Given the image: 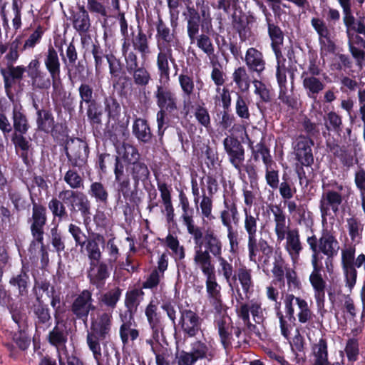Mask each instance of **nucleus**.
Here are the masks:
<instances>
[{
    "label": "nucleus",
    "instance_id": "f257e3e1",
    "mask_svg": "<svg viewBox=\"0 0 365 365\" xmlns=\"http://www.w3.org/2000/svg\"><path fill=\"white\" fill-rule=\"evenodd\" d=\"M199 235H192L195 247L193 262L195 267H215L212 257L222 255L223 243L217 233L211 229L205 232L200 229Z\"/></svg>",
    "mask_w": 365,
    "mask_h": 365
},
{
    "label": "nucleus",
    "instance_id": "f03ea898",
    "mask_svg": "<svg viewBox=\"0 0 365 365\" xmlns=\"http://www.w3.org/2000/svg\"><path fill=\"white\" fill-rule=\"evenodd\" d=\"M331 188L326 190L319 201V209L322 223H327V217H334L339 211V207L345 198L346 187L334 182L329 185Z\"/></svg>",
    "mask_w": 365,
    "mask_h": 365
},
{
    "label": "nucleus",
    "instance_id": "7ed1b4c3",
    "mask_svg": "<svg viewBox=\"0 0 365 365\" xmlns=\"http://www.w3.org/2000/svg\"><path fill=\"white\" fill-rule=\"evenodd\" d=\"M307 244L316 258L318 259V254L323 253L327 256L326 264L329 261H331L332 258L336 256L339 250V244L335 235L331 230L324 228L322 230L321 236L319 239L313 235L307 239Z\"/></svg>",
    "mask_w": 365,
    "mask_h": 365
},
{
    "label": "nucleus",
    "instance_id": "20e7f679",
    "mask_svg": "<svg viewBox=\"0 0 365 365\" xmlns=\"http://www.w3.org/2000/svg\"><path fill=\"white\" fill-rule=\"evenodd\" d=\"M365 263V255H359L355 259V248L349 247L341 251V267L345 278L346 286L350 291L354 288L356 282V267H361Z\"/></svg>",
    "mask_w": 365,
    "mask_h": 365
},
{
    "label": "nucleus",
    "instance_id": "39448f33",
    "mask_svg": "<svg viewBox=\"0 0 365 365\" xmlns=\"http://www.w3.org/2000/svg\"><path fill=\"white\" fill-rule=\"evenodd\" d=\"M32 215L28 219L30 230L33 237L31 244H42L44 235V227L47 222L46 208L32 200Z\"/></svg>",
    "mask_w": 365,
    "mask_h": 365
},
{
    "label": "nucleus",
    "instance_id": "423d86ee",
    "mask_svg": "<svg viewBox=\"0 0 365 365\" xmlns=\"http://www.w3.org/2000/svg\"><path fill=\"white\" fill-rule=\"evenodd\" d=\"M44 65L52 80L53 95H59L63 91V86L60 78L61 63L57 51L49 46L45 54Z\"/></svg>",
    "mask_w": 365,
    "mask_h": 365
},
{
    "label": "nucleus",
    "instance_id": "0eeeda50",
    "mask_svg": "<svg viewBox=\"0 0 365 365\" xmlns=\"http://www.w3.org/2000/svg\"><path fill=\"white\" fill-rule=\"evenodd\" d=\"M27 76L34 91H47L52 86L51 74L42 69L38 58L32 59L29 63Z\"/></svg>",
    "mask_w": 365,
    "mask_h": 365
},
{
    "label": "nucleus",
    "instance_id": "6e6552de",
    "mask_svg": "<svg viewBox=\"0 0 365 365\" xmlns=\"http://www.w3.org/2000/svg\"><path fill=\"white\" fill-rule=\"evenodd\" d=\"M156 104L159 110L175 113L178 110V100L176 93L168 86V83H160L154 92Z\"/></svg>",
    "mask_w": 365,
    "mask_h": 365
},
{
    "label": "nucleus",
    "instance_id": "1a4fd4ad",
    "mask_svg": "<svg viewBox=\"0 0 365 365\" xmlns=\"http://www.w3.org/2000/svg\"><path fill=\"white\" fill-rule=\"evenodd\" d=\"M65 148L70 165L73 168H82L88 155L86 143L79 138L72 139L67 142Z\"/></svg>",
    "mask_w": 365,
    "mask_h": 365
},
{
    "label": "nucleus",
    "instance_id": "9d476101",
    "mask_svg": "<svg viewBox=\"0 0 365 365\" xmlns=\"http://www.w3.org/2000/svg\"><path fill=\"white\" fill-rule=\"evenodd\" d=\"M92 292L88 289L83 290L76 296L71 304V312L78 319L86 322L91 311L96 309L93 304Z\"/></svg>",
    "mask_w": 365,
    "mask_h": 365
},
{
    "label": "nucleus",
    "instance_id": "9b49d317",
    "mask_svg": "<svg viewBox=\"0 0 365 365\" xmlns=\"http://www.w3.org/2000/svg\"><path fill=\"white\" fill-rule=\"evenodd\" d=\"M64 194L63 200L70 201L69 206L71 211L80 212L85 220L90 217L91 202L83 192L68 190V192Z\"/></svg>",
    "mask_w": 365,
    "mask_h": 365
},
{
    "label": "nucleus",
    "instance_id": "f8f14e48",
    "mask_svg": "<svg viewBox=\"0 0 365 365\" xmlns=\"http://www.w3.org/2000/svg\"><path fill=\"white\" fill-rule=\"evenodd\" d=\"M34 325L36 330H45L51 325V316L48 305L44 304L40 297L37 296L36 301L30 307Z\"/></svg>",
    "mask_w": 365,
    "mask_h": 365
},
{
    "label": "nucleus",
    "instance_id": "ddd939ff",
    "mask_svg": "<svg viewBox=\"0 0 365 365\" xmlns=\"http://www.w3.org/2000/svg\"><path fill=\"white\" fill-rule=\"evenodd\" d=\"M314 141L304 135H299L294 145V153L297 160L302 166H310L314 163L312 147Z\"/></svg>",
    "mask_w": 365,
    "mask_h": 365
},
{
    "label": "nucleus",
    "instance_id": "4468645a",
    "mask_svg": "<svg viewBox=\"0 0 365 365\" xmlns=\"http://www.w3.org/2000/svg\"><path fill=\"white\" fill-rule=\"evenodd\" d=\"M224 148L230 162L238 170L245 160V150L241 143L235 137L227 136L223 140Z\"/></svg>",
    "mask_w": 365,
    "mask_h": 365
},
{
    "label": "nucleus",
    "instance_id": "2eb2a0df",
    "mask_svg": "<svg viewBox=\"0 0 365 365\" xmlns=\"http://www.w3.org/2000/svg\"><path fill=\"white\" fill-rule=\"evenodd\" d=\"M159 53L157 56V68L160 77V83H168L170 80L169 61L175 64V61L173 55L172 48L161 46L158 48Z\"/></svg>",
    "mask_w": 365,
    "mask_h": 365
},
{
    "label": "nucleus",
    "instance_id": "dca6fc26",
    "mask_svg": "<svg viewBox=\"0 0 365 365\" xmlns=\"http://www.w3.org/2000/svg\"><path fill=\"white\" fill-rule=\"evenodd\" d=\"M313 271L309 276V282L314 291V297L318 304L323 303L325 297L326 282L321 274V267L315 255L312 256Z\"/></svg>",
    "mask_w": 365,
    "mask_h": 365
},
{
    "label": "nucleus",
    "instance_id": "f3484780",
    "mask_svg": "<svg viewBox=\"0 0 365 365\" xmlns=\"http://www.w3.org/2000/svg\"><path fill=\"white\" fill-rule=\"evenodd\" d=\"M110 273L107 264L102 261L89 262L88 278L91 284L98 289L102 288Z\"/></svg>",
    "mask_w": 365,
    "mask_h": 365
},
{
    "label": "nucleus",
    "instance_id": "a211bd4d",
    "mask_svg": "<svg viewBox=\"0 0 365 365\" xmlns=\"http://www.w3.org/2000/svg\"><path fill=\"white\" fill-rule=\"evenodd\" d=\"M202 319L191 309L180 311V324L182 330L190 337L195 336L200 330Z\"/></svg>",
    "mask_w": 365,
    "mask_h": 365
},
{
    "label": "nucleus",
    "instance_id": "6ab92c4d",
    "mask_svg": "<svg viewBox=\"0 0 365 365\" xmlns=\"http://www.w3.org/2000/svg\"><path fill=\"white\" fill-rule=\"evenodd\" d=\"M105 237L96 232H92L84 245L89 262L100 261L105 247Z\"/></svg>",
    "mask_w": 365,
    "mask_h": 365
},
{
    "label": "nucleus",
    "instance_id": "aec40b11",
    "mask_svg": "<svg viewBox=\"0 0 365 365\" xmlns=\"http://www.w3.org/2000/svg\"><path fill=\"white\" fill-rule=\"evenodd\" d=\"M33 107L36 110V124L38 129L48 133L54 128L55 120L50 109L40 108L38 96L33 94L31 96Z\"/></svg>",
    "mask_w": 365,
    "mask_h": 365
},
{
    "label": "nucleus",
    "instance_id": "412c9836",
    "mask_svg": "<svg viewBox=\"0 0 365 365\" xmlns=\"http://www.w3.org/2000/svg\"><path fill=\"white\" fill-rule=\"evenodd\" d=\"M244 61L248 70L255 73L259 77L265 70L266 61L263 54L255 48L251 47L247 50Z\"/></svg>",
    "mask_w": 365,
    "mask_h": 365
},
{
    "label": "nucleus",
    "instance_id": "4be33fe9",
    "mask_svg": "<svg viewBox=\"0 0 365 365\" xmlns=\"http://www.w3.org/2000/svg\"><path fill=\"white\" fill-rule=\"evenodd\" d=\"M127 72L132 76L135 86L145 88L152 80L151 74L144 66H139L138 59L125 65Z\"/></svg>",
    "mask_w": 365,
    "mask_h": 365
},
{
    "label": "nucleus",
    "instance_id": "5701e85b",
    "mask_svg": "<svg viewBox=\"0 0 365 365\" xmlns=\"http://www.w3.org/2000/svg\"><path fill=\"white\" fill-rule=\"evenodd\" d=\"M284 239L286 240L285 250L288 252L293 263L297 262L300 253L303 250L298 230L292 229L289 230L285 235Z\"/></svg>",
    "mask_w": 365,
    "mask_h": 365
},
{
    "label": "nucleus",
    "instance_id": "b1692460",
    "mask_svg": "<svg viewBox=\"0 0 365 365\" xmlns=\"http://www.w3.org/2000/svg\"><path fill=\"white\" fill-rule=\"evenodd\" d=\"M119 317L121 322L119 334L122 343L125 345L128 343L129 339L132 341L135 340L139 336V331L133 327L135 325L134 316L130 314L129 315L120 314Z\"/></svg>",
    "mask_w": 365,
    "mask_h": 365
},
{
    "label": "nucleus",
    "instance_id": "393cba45",
    "mask_svg": "<svg viewBox=\"0 0 365 365\" xmlns=\"http://www.w3.org/2000/svg\"><path fill=\"white\" fill-rule=\"evenodd\" d=\"M247 248L250 260L255 263L257 262V255L259 251L267 257H269L273 251L272 247L265 240L260 238L257 240L256 236L248 237Z\"/></svg>",
    "mask_w": 365,
    "mask_h": 365
},
{
    "label": "nucleus",
    "instance_id": "a878e982",
    "mask_svg": "<svg viewBox=\"0 0 365 365\" xmlns=\"http://www.w3.org/2000/svg\"><path fill=\"white\" fill-rule=\"evenodd\" d=\"M270 210L274 217V232L277 241L282 242L288 232L289 225H287L286 215L283 210L279 205H272Z\"/></svg>",
    "mask_w": 365,
    "mask_h": 365
},
{
    "label": "nucleus",
    "instance_id": "bb28decb",
    "mask_svg": "<svg viewBox=\"0 0 365 365\" xmlns=\"http://www.w3.org/2000/svg\"><path fill=\"white\" fill-rule=\"evenodd\" d=\"M301 78L307 96L316 100L317 96L324 89L325 84L316 76L308 75L306 71L302 73Z\"/></svg>",
    "mask_w": 365,
    "mask_h": 365
},
{
    "label": "nucleus",
    "instance_id": "cd10ccee",
    "mask_svg": "<svg viewBox=\"0 0 365 365\" xmlns=\"http://www.w3.org/2000/svg\"><path fill=\"white\" fill-rule=\"evenodd\" d=\"M126 171L131 176L135 189L138 188L140 182H145L150 176L147 165L140 160L130 162L126 166Z\"/></svg>",
    "mask_w": 365,
    "mask_h": 365
},
{
    "label": "nucleus",
    "instance_id": "c85d7f7f",
    "mask_svg": "<svg viewBox=\"0 0 365 365\" xmlns=\"http://www.w3.org/2000/svg\"><path fill=\"white\" fill-rule=\"evenodd\" d=\"M56 318V325L48 335V342L56 346L60 347L65 346L68 338V331L66 330V323L59 319L57 317Z\"/></svg>",
    "mask_w": 365,
    "mask_h": 365
},
{
    "label": "nucleus",
    "instance_id": "c756f323",
    "mask_svg": "<svg viewBox=\"0 0 365 365\" xmlns=\"http://www.w3.org/2000/svg\"><path fill=\"white\" fill-rule=\"evenodd\" d=\"M68 190H63L59 192L58 197H53L48 202V207L53 217H58L59 220L67 219L68 217L65 204L69 205V200H63L64 193Z\"/></svg>",
    "mask_w": 365,
    "mask_h": 365
},
{
    "label": "nucleus",
    "instance_id": "7c9ffc66",
    "mask_svg": "<svg viewBox=\"0 0 365 365\" xmlns=\"http://www.w3.org/2000/svg\"><path fill=\"white\" fill-rule=\"evenodd\" d=\"M206 277L205 284L209 298L220 295V287L216 282L215 267H196Z\"/></svg>",
    "mask_w": 365,
    "mask_h": 365
},
{
    "label": "nucleus",
    "instance_id": "2f4dec72",
    "mask_svg": "<svg viewBox=\"0 0 365 365\" xmlns=\"http://www.w3.org/2000/svg\"><path fill=\"white\" fill-rule=\"evenodd\" d=\"M187 12L185 14L187 20V31L190 43L196 41L200 30V17L198 12L192 7L187 6Z\"/></svg>",
    "mask_w": 365,
    "mask_h": 365
},
{
    "label": "nucleus",
    "instance_id": "473e14b6",
    "mask_svg": "<svg viewBox=\"0 0 365 365\" xmlns=\"http://www.w3.org/2000/svg\"><path fill=\"white\" fill-rule=\"evenodd\" d=\"M250 312L252 315L254 320L259 323L262 320V309L261 304L257 301L251 300L249 303H242L238 310V315L243 321H249Z\"/></svg>",
    "mask_w": 365,
    "mask_h": 365
},
{
    "label": "nucleus",
    "instance_id": "72a5a7b5",
    "mask_svg": "<svg viewBox=\"0 0 365 365\" xmlns=\"http://www.w3.org/2000/svg\"><path fill=\"white\" fill-rule=\"evenodd\" d=\"M112 324V314L104 312L101 314L98 319L91 324V332L97 336L106 338L108 335Z\"/></svg>",
    "mask_w": 365,
    "mask_h": 365
},
{
    "label": "nucleus",
    "instance_id": "f704fd0d",
    "mask_svg": "<svg viewBox=\"0 0 365 365\" xmlns=\"http://www.w3.org/2000/svg\"><path fill=\"white\" fill-rule=\"evenodd\" d=\"M156 30L158 48H160L161 46L172 48V46L175 44V35L174 34L171 33L170 28L160 18H158V21L156 24Z\"/></svg>",
    "mask_w": 365,
    "mask_h": 365
},
{
    "label": "nucleus",
    "instance_id": "c9c22d12",
    "mask_svg": "<svg viewBox=\"0 0 365 365\" xmlns=\"http://www.w3.org/2000/svg\"><path fill=\"white\" fill-rule=\"evenodd\" d=\"M144 292L140 289H133L127 292L125 299L126 309L120 312V314L134 316L138 307L143 299Z\"/></svg>",
    "mask_w": 365,
    "mask_h": 365
},
{
    "label": "nucleus",
    "instance_id": "e433bc0d",
    "mask_svg": "<svg viewBox=\"0 0 365 365\" xmlns=\"http://www.w3.org/2000/svg\"><path fill=\"white\" fill-rule=\"evenodd\" d=\"M12 122L15 133L25 134L29 128L26 115L20 106L14 105L12 109Z\"/></svg>",
    "mask_w": 365,
    "mask_h": 365
},
{
    "label": "nucleus",
    "instance_id": "4c0bfd02",
    "mask_svg": "<svg viewBox=\"0 0 365 365\" xmlns=\"http://www.w3.org/2000/svg\"><path fill=\"white\" fill-rule=\"evenodd\" d=\"M215 326L217 329L220 341L225 349H227L231 344L232 329L230 319L227 317H222L215 321Z\"/></svg>",
    "mask_w": 365,
    "mask_h": 365
},
{
    "label": "nucleus",
    "instance_id": "58836bf2",
    "mask_svg": "<svg viewBox=\"0 0 365 365\" xmlns=\"http://www.w3.org/2000/svg\"><path fill=\"white\" fill-rule=\"evenodd\" d=\"M268 34L272 41V47L277 59L282 58L280 46L283 43L284 35L280 28L267 19Z\"/></svg>",
    "mask_w": 365,
    "mask_h": 365
},
{
    "label": "nucleus",
    "instance_id": "ea45409f",
    "mask_svg": "<svg viewBox=\"0 0 365 365\" xmlns=\"http://www.w3.org/2000/svg\"><path fill=\"white\" fill-rule=\"evenodd\" d=\"M158 307L153 301L145 308V316L153 331V337L158 339L161 329L160 318L157 312Z\"/></svg>",
    "mask_w": 365,
    "mask_h": 365
},
{
    "label": "nucleus",
    "instance_id": "a19ab883",
    "mask_svg": "<svg viewBox=\"0 0 365 365\" xmlns=\"http://www.w3.org/2000/svg\"><path fill=\"white\" fill-rule=\"evenodd\" d=\"M72 21L73 28L79 33H86L91 26L88 14L83 6L73 12Z\"/></svg>",
    "mask_w": 365,
    "mask_h": 365
},
{
    "label": "nucleus",
    "instance_id": "79ce46f5",
    "mask_svg": "<svg viewBox=\"0 0 365 365\" xmlns=\"http://www.w3.org/2000/svg\"><path fill=\"white\" fill-rule=\"evenodd\" d=\"M150 37L148 36L142 29H139L138 34L133 36L132 39L133 46L135 50L140 53L142 59L145 60L151 53L149 39Z\"/></svg>",
    "mask_w": 365,
    "mask_h": 365
},
{
    "label": "nucleus",
    "instance_id": "37998d69",
    "mask_svg": "<svg viewBox=\"0 0 365 365\" xmlns=\"http://www.w3.org/2000/svg\"><path fill=\"white\" fill-rule=\"evenodd\" d=\"M133 133L137 139L143 143H149L153 137L148 121L143 118H136L133 125Z\"/></svg>",
    "mask_w": 365,
    "mask_h": 365
},
{
    "label": "nucleus",
    "instance_id": "c03bdc74",
    "mask_svg": "<svg viewBox=\"0 0 365 365\" xmlns=\"http://www.w3.org/2000/svg\"><path fill=\"white\" fill-rule=\"evenodd\" d=\"M178 81L182 92L183 105L185 108L187 105L190 104V98L194 93V81L192 76L182 73L178 77Z\"/></svg>",
    "mask_w": 365,
    "mask_h": 365
},
{
    "label": "nucleus",
    "instance_id": "a18cd8bd",
    "mask_svg": "<svg viewBox=\"0 0 365 365\" xmlns=\"http://www.w3.org/2000/svg\"><path fill=\"white\" fill-rule=\"evenodd\" d=\"M225 209L220 213V219L222 225L226 227H232V220L237 224L239 221L237 205L233 202H224Z\"/></svg>",
    "mask_w": 365,
    "mask_h": 365
},
{
    "label": "nucleus",
    "instance_id": "49530a36",
    "mask_svg": "<svg viewBox=\"0 0 365 365\" xmlns=\"http://www.w3.org/2000/svg\"><path fill=\"white\" fill-rule=\"evenodd\" d=\"M232 80L242 92H247L252 83L247 70L244 66L238 67L232 73Z\"/></svg>",
    "mask_w": 365,
    "mask_h": 365
},
{
    "label": "nucleus",
    "instance_id": "de8ad7c7",
    "mask_svg": "<svg viewBox=\"0 0 365 365\" xmlns=\"http://www.w3.org/2000/svg\"><path fill=\"white\" fill-rule=\"evenodd\" d=\"M218 262V274L222 275L227 283L232 286V277H234L235 268L232 265V259H228L223 257L222 255L215 257Z\"/></svg>",
    "mask_w": 365,
    "mask_h": 365
},
{
    "label": "nucleus",
    "instance_id": "09e8293b",
    "mask_svg": "<svg viewBox=\"0 0 365 365\" xmlns=\"http://www.w3.org/2000/svg\"><path fill=\"white\" fill-rule=\"evenodd\" d=\"M252 271L245 266H242L237 269L232 277V284H235L238 280L242 286V290L247 293L253 286L252 279Z\"/></svg>",
    "mask_w": 365,
    "mask_h": 365
},
{
    "label": "nucleus",
    "instance_id": "8fccbe9b",
    "mask_svg": "<svg viewBox=\"0 0 365 365\" xmlns=\"http://www.w3.org/2000/svg\"><path fill=\"white\" fill-rule=\"evenodd\" d=\"M29 283V276L28 274V269L25 266L19 274L13 276L10 280L9 284L16 288L20 295L24 296L27 293V288Z\"/></svg>",
    "mask_w": 365,
    "mask_h": 365
},
{
    "label": "nucleus",
    "instance_id": "3c124183",
    "mask_svg": "<svg viewBox=\"0 0 365 365\" xmlns=\"http://www.w3.org/2000/svg\"><path fill=\"white\" fill-rule=\"evenodd\" d=\"M312 351L314 356V365H329L326 339H320L317 344H314Z\"/></svg>",
    "mask_w": 365,
    "mask_h": 365
},
{
    "label": "nucleus",
    "instance_id": "603ef678",
    "mask_svg": "<svg viewBox=\"0 0 365 365\" xmlns=\"http://www.w3.org/2000/svg\"><path fill=\"white\" fill-rule=\"evenodd\" d=\"M88 195L95 199L97 202L107 204L108 192L106 187L100 182H94L91 184L88 191Z\"/></svg>",
    "mask_w": 365,
    "mask_h": 365
},
{
    "label": "nucleus",
    "instance_id": "864d4df0",
    "mask_svg": "<svg viewBox=\"0 0 365 365\" xmlns=\"http://www.w3.org/2000/svg\"><path fill=\"white\" fill-rule=\"evenodd\" d=\"M78 91L80 97V111L82 112L83 103H85L86 104H90L91 103L95 102L96 94L94 93L92 86L86 82L81 83V84L78 87Z\"/></svg>",
    "mask_w": 365,
    "mask_h": 365
},
{
    "label": "nucleus",
    "instance_id": "5fc2aeb1",
    "mask_svg": "<svg viewBox=\"0 0 365 365\" xmlns=\"http://www.w3.org/2000/svg\"><path fill=\"white\" fill-rule=\"evenodd\" d=\"M75 168L71 166L63 176V180L72 190L83 187V178Z\"/></svg>",
    "mask_w": 365,
    "mask_h": 365
},
{
    "label": "nucleus",
    "instance_id": "6e6d98bb",
    "mask_svg": "<svg viewBox=\"0 0 365 365\" xmlns=\"http://www.w3.org/2000/svg\"><path fill=\"white\" fill-rule=\"evenodd\" d=\"M245 221L244 227L248 237L257 236V222L259 220V214H252L246 208L244 209Z\"/></svg>",
    "mask_w": 365,
    "mask_h": 365
},
{
    "label": "nucleus",
    "instance_id": "4d7b16f0",
    "mask_svg": "<svg viewBox=\"0 0 365 365\" xmlns=\"http://www.w3.org/2000/svg\"><path fill=\"white\" fill-rule=\"evenodd\" d=\"M120 296L121 289L119 287H114L103 294L100 298V301L106 307L113 309L116 307Z\"/></svg>",
    "mask_w": 365,
    "mask_h": 365
},
{
    "label": "nucleus",
    "instance_id": "13d9d810",
    "mask_svg": "<svg viewBox=\"0 0 365 365\" xmlns=\"http://www.w3.org/2000/svg\"><path fill=\"white\" fill-rule=\"evenodd\" d=\"M118 153L127 163V165L130 164V162L139 160L140 158L138 149L129 143H123L122 146L118 148Z\"/></svg>",
    "mask_w": 365,
    "mask_h": 365
},
{
    "label": "nucleus",
    "instance_id": "bf43d9fd",
    "mask_svg": "<svg viewBox=\"0 0 365 365\" xmlns=\"http://www.w3.org/2000/svg\"><path fill=\"white\" fill-rule=\"evenodd\" d=\"M277 60L276 77L279 88L287 86V76L288 72L291 78V83L293 85L294 78V70L293 68H287L284 63H281L280 58Z\"/></svg>",
    "mask_w": 365,
    "mask_h": 365
},
{
    "label": "nucleus",
    "instance_id": "052dcab7",
    "mask_svg": "<svg viewBox=\"0 0 365 365\" xmlns=\"http://www.w3.org/2000/svg\"><path fill=\"white\" fill-rule=\"evenodd\" d=\"M193 209L182 211L181 218L182 219L183 225L186 226L187 232L191 235L197 236L200 232L201 227L195 225L193 220Z\"/></svg>",
    "mask_w": 365,
    "mask_h": 365
},
{
    "label": "nucleus",
    "instance_id": "680f3d73",
    "mask_svg": "<svg viewBox=\"0 0 365 365\" xmlns=\"http://www.w3.org/2000/svg\"><path fill=\"white\" fill-rule=\"evenodd\" d=\"M106 338L100 337L91 331H88L87 334V344L90 350L93 352V356L96 360L98 361L101 357V347L100 345V341L105 339Z\"/></svg>",
    "mask_w": 365,
    "mask_h": 365
},
{
    "label": "nucleus",
    "instance_id": "e2e57ef3",
    "mask_svg": "<svg viewBox=\"0 0 365 365\" xmlns=\"http://www.w3.org/2000/svg\"><path fill=\"white\" fill-rule=\"evenodd\" d=\"M296 304L298 307V319L300 323L304 324L312 320L313 314L307 302L304 299H297Z\"/></svg>",
    "mask_w": 365,
    "mask_h": 365
},
{
    "label": "nucleus",
    "instance_id": "0e129e2a",
    "mask_svg": "<svg viewBox=\"0 0 365 365\" xmlns=\"http://www.w3.org/2000/svg\"><path fill=\"white\" fill-rule=\"evenodd\" d=\"M87 116L91 125L101 124L103 110L96 101L87 104Z\"/></svg>",
    "mask_w": 365,
    "mask_h": 365
},
{
    "label": "nucleus",
    "instance_id": "69168bd1",
    "mask_svg": "<svg viewBox=\"0 0 365 365\" xmlns=\"http://www.w3.org/2000/svg\"><path fill=\"white\" fill-rule=\"evenodd\" d=\"M208 351L209 349L205 344L200 341H197L192 344L190 353L197 361L200 359L208 358V356L209 360H210L213 355L208 353Z\"/></svg>",
    "mask_w": 365,
    "mask_h": 365
},
{
    "label": "nucleus",
    "instance_id": "338daca9",
    "mask_svg": "<svg viewBox=\"0 0 365 365\" xmlns=\"http://www.w3.org/2000/svg\"><path fill=\"white\" fill-rule=\"evenodd\" d=\"M9 195V199L17 211L25 210L29 208L30 204L21 192L16 190H11Z\"/></svg>",
    "mask_w": 365,
    "mask_h": 365
},
{
    "label": "nucleus",
    "instance_id": "774afa93",
    "mask_svg": "<svg viewBox=\"0 0 365 365\" xmlns=\"http://www.w3.org/2000/svg\"><path fill=\"white\" fill-rule=\"evenodd\" d=\"M325 120V126L328 130H333L337 133L341 131L342 120L341 116L336 113L334 111L328 113Z\"/></svg>",
    "mask_w": 365,
    "mask_h": 365
}]
</instances>
